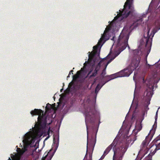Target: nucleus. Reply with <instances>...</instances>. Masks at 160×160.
<instances>
[{
	"mask_svg": "<svg viewBox=\"0 0 160 160\" xmlns=\"http://www.w3.org/2000/svg\"><path fill=\"white\" fill-rule=\"evenodd\" d=\"M87 154L86 153V155H85V156H86V155H87Z\"/></svg>",
	"mask_w": 160,
	"mask_h": 160,
	"instance_id": "nucleus-49",
	"label": "nucleus"
},
{
	"mask_svg": "<svg viewBox=\"0 0 160 160\" xmlns=\"http://www.w3.org/2000/svg\"><path fill=\"white\" fill-rule=\"evenodd\" d=\"M23 144L25 146L24 147V150H22L20 148H18L17 151L19 152L22 155L27 150V147L30 146L31 147L35 141V139L31 135L27 133L24 136V138L22 141Z\"/></svg>",
	"mask_w": 160,
	"mask_h": 160,
	"instance_id": "nucleus-8",
	"label": "nucleus"
},
{
	"mask_svg": "<svg viewBox=\"0 0 160 160\" xmlns=\"http://www.w3.org/2000/svg\"><path fill=\"white\" fill-rule=\"evenodd\" d=\"M91 72V71H90L88 73V75L89 74H90Z\"/></svg>",
	"mask_w": 160,
	"mask_h": 160,
	"instance_id": "nucleus-26",
	"label": "nucleus"
},
{
	"mask_svg": "<svg viewBox=\"0 0 160 160\" xmlns=\"http://www.w3.org/2000/svg\"><path fill=\"white\" fill-rule=\"evenodd\" d=\"M54 141V138H53V141Z\"/></svg>",
	"mask_w": 160,
	"mask_h": 160,
	"instance_id": "nucleus-40",
	"label": "nucleus"
},
{
	"mask_svg": "<svg viewBox=\"0 0 160 160\" xmlns=\"http://www.w3.org/2000/svg\"><path fill=\"white\" fill-rule=\"evenodd\" d=\"M111 29V27H107L103 33L102 35L101 38L98 41V45H100L102 44L103 42H104L109 39L110 36L108 34V32Z\"/></svg>",
	"mask_w": 160,
	"mask_h": 160,
	"instance_id": "nucleus-10",
	"label": "nucleus"
},
{
	"mask_svg": "<svg viewBox=\"0 0 160 160\" xmlns=\"http://www.w3.org/2000/svg\"><path fill=\"white\" fill-rule=\"evenodd\" d=\"M149 51H150V49L149 50ZM149 52H150V51H149Z\"/></svg>",
	"mask_w": 160,
	"mask_h": 160,
	"instance_id": "nucleus-39",
	"label": "nucleus"
},
{
	"mask_svg": "<svg viewBox=\"0 0 160 160\" xmlns=\"http://www.w3.org/2000/svg\"><path fill=\"white\" fill-rule=\"evenodd\" d=\"M98 71V70L96 68L94 72H92V74L90 75V78H91L92 77H95L97 74Z\"/></svg>",
	"mask_w": 160,
	"mask_h": 160,
	"instance_id": "nucleus-17",
	"label": "nucleus"
},
{
	"mask_svg": "<svg viewBox=\"0 0 160 160\" xmlns=\"http://www.w3.org/2000/svg\"><path fill=\"white\" fill-rule=\"evenodd\" d=\"M73 72V70H72L71 71H70V73L71 72Z\"/></svg>",
	"mask_w": 160,
	"mask_h": 160,
	"instance_id": "nucleus-33",
	"label": "nucleus"
},
{
	"mask_svg": "<svg viewBox=\"0 0 160 160\" xmlns=\"http://www.w3.org/2000/svg\"><path fill=\"white\" fill-rule=\"evenodd\" d=\"M158 111H157V112H156V116H155L156 122L157 120V118H158Z\"/></svg>",
	"mask_w": 160,
	"mask_h": 160,
	"instance_id": "nucleus-20",
	"label": "nucleus"
},
{
	"mask_svg": "<svg viewBox=\"0 0 160 160\" xmlns=\"http://www.w3.org/2000/svg\"><path fill=\"white\" fill-rule=\"evenodd\" d=\"M135 160H138V159H136Z\"/></svg>",
	"mask_w": 160,
	"mask_h": 160,
	"instance_id": "nucleus-50",
	"label": "nucleus"
},
{
	"mask_svg": "<svg viewBox=\"0 0 160 160\" xmlns=\"http://www.w3.org/2000/svg\"><path fill=\"white\" fill-rule=\"evenodd\" d=\"M153 135V133H152V136Z\"/></svg>",
	"mask_w": 160,
	"mask_h": 160,
	"instance_id": "nucleus-38",
	"label": "nucleus"
},
{
	"mask_svg": "<svg viewBox=\"0 0 160 160\" xmlns=\"http://www.w3.org/2000/svg\"><path fill=\"white\" fill-rule=\"evenodd\" d=\"M118 54L117 55V56H118Z\"/></svg>",
	"mask_w": 160,
	"mask_h": 160,
	"instance_id": "nucleus-46",
	"label": "nucleus"
},
{
	"mask_svg": "<svg viewBox=\"0 0 160 160\" xmlns=\"http://www.w3.org/2000/svg\"><path fill=\"white\" fill-rule=\"evenodd\" d=\"M118 54L117 55V56H118Z\"/></svg>",
	"mask_w": 160,
	"mask_h": 160,
	"instance_id": "nucleus-43",
	"label": "nucleus"
},
{
	"mask_svg": "<svg viewBox=\"0 0 160 160\" xmlns=\"http://www.w3.org/2000/svg\"><path fill=\"white\" fill-rule=\"evenodd\" d=\"M112 23H113V22H111V23H110V25H111L112 24Z\"/></svg>",
	"mask_w": 160,
	"mask_h": 160,
	"instance_id": "nucleus-29",
	"label": "nucleus"
},
{
	"mask_svg": "<svg viewBox=\"0 0 160 160\" xmlns=\"http://www.w3.org/2000/svg\"><path fill=\"white\" fill-rule=\"evenodd\" d=\"M157 149V148L154 149V150L152 152H151L149 153V155L146 157L143 160H152V157L153 155L156 152Z\"/></svg>",
	"mask_w": 160,
	"mask_h": 160,
	"instance_id": "nucleus-13",
	"label": "nucleus"
},
{
	"mask_svg": "<svg viewBox=\"0 0 160 160\" xmlns=\"http://www.w3.org/2000/svg\"><path fill=\"white\" fill-rule=\"evenodd\" d=\"M82 70L83 69L81 68L80 70L78 71L77 72V73L73 75V79L74 80H76L79 78V76L81 73V72Z\"/></svg>",
	"mask_w": 160,
	"mask_h": 160,
	"instance_id": "nucleus-16",
	"label": "nucleus"
},
{
	"mask_svg": "<svg viewBox=\"0 0 160 160\" xmlns=\"http://www.w3.org/2000/svg\"><path fill=\"white\" fill-rule=\"evenodd\" d=\"M110 61H108L107 64V65H106V67H107V65L108 64L109 62H110Z\"/></svg>",
	"mask_w": 160,
	"mask_h": 160,
	"instance_id": "nucleus-28",
	"label": "nucleus"
},
{
	"mask_svg": "<svg viewBox=\"0 0 160 160\" xmlns=\"http://www.w3.org/2000/svg\"><path fill=\"white\" fill-rule=\"evenodd\" d=\"M106 68H105L102 70V73L101 74V75L102 76V78H104L105 75L106 74Z\"/></svg>",
	"mask_w": 160,
	"mask_h": 160,
	"instance_id": "nucleus-18",
	"label": "nucleus"
},
{
	"mask_svg": "<svg viewBox=\"0 0 160 160\" xmlns=\"http://www.w3.org/2000/svg\"><path fill=\"white\" fill-rule=\"evenodd\" d=\"M118 77V73H115L112 74L109 76H106V78L105 79V82L103 84L104 85L105 83L110 81L111 80L113 79Z\"/></svg>",
	"mask_w": 160,
	"mask_h": 160,
	"instance_id": "nucleus-12",
	"label": "nucleus"
},
{
	"mask_svg": "<svg viewBox=\"0 0 160 160\" xmlns=\"http://www.w3.org/2000/svg\"><path fill=\"white\" fill-rule=\"evenodd\" d=\"M132 0H127L124 6V8L121 11L119 10V12L114 17V20H116L120 17L122 18H126L132 12V10L131 5Z\"/></svg>",
	"mask_w": 160,
	"mask_h": 160,
	"instance_id": "nucleus-5",
	"label": "nucleus"
},
{
	"mask_svg": "<svg viewBox=\"0 0 160 160\" xmlns=\"http://www.w3.org/2000/svg\"><path fill=\"white\" fill-rule=\"evenodd\" d=\"M152 132V131L151 130V131H150V133H151Z\"/></svg>",
	"mask_w": 160,
	"mask_h": 160,
	"instance_id": "nucleus-37",
	"label": "nucleus"
},
{
	"mask_svg": "<svg viewBox=\"0 0 160 160\" xmlns=\"http://www.w3.org/2000/svg\"><path fill=\"white\" fill-rule=\"evenodd\" d=\"M98 85L97 86V87H96V90H95L96 91V89H97V88H98Z\"/></svg>",
	"mask_w": 160,
	"mask_h": 160,
	"instance_id": "nucleus-31",
	"label": "nucleus"
},
{
	"mask_svg": "<svg viewBox=\"0 0 160 160\" xmlns=\"http://www.w3.org/2000/svg\"><path fill=\"white\" fill-rule=\"evenodd\" d=\"M134 57L132 60L130 65L128 68L124 69L119 72L118 77L129 76L138 66L141 59V56L143 54L141 50L137 49L133 52Z\"/></svg>",
	"mask_w": 160,
	"mask_h": 160,
	"instance_id": "nucleus-2",
	"label": "nucleus"
},
{
	"mask_svg": "<svg viewBox=\"0 0 160 160\" xmlns=\"http://www.w3.org/2000/svg\"><path fill=\"white\" fill-rule=\"evenodd\" d=\"M104 158V156H102H102L101 158H102V159H103Z\"/></svg>",
	"mask_w": 160,
	"mask_h": 160,
	"instance_id": "nucleus-27",
	"label": "nucleus"
},
{
	"mask_svg": "<svg viewBox=\"0 0 160 160\" xmlns=\"http://www.w3.org/2000/svg\"><path fill=\"white\" fill-rule=\"evenodd\" d=\"M148 137L147 136L146 137V139L144 140L142 144V147L143 148H147H147L149 142L148 140Z\"/></svg>",
	"mask_w": 160,
	"mask_h": 160,
	"instance_id": "nucleus-14",
	"label": "nucleus"
},
{
	"mask_svg": "<svg viewBox=\"0 0 160 160\" xmlns=\"http://www.w3.org/2000/svg\"><path fill=\"white\" fill-rule=\"evenodd\" d=\"M118 54L117 55V56H118Z\"/></svg>",
	"mask_w": 160,
	"mask_h": 160,
	"instance_id": "nucleus-45",
	"label": "nucleus"
},
{
	"mask_svg": "<svg viewBox=\"0 0 160 160\" xmlns=\"http://www.w3.org/2000/svg\"><path fill=\"white\" fill-rule=\"evenodd\" d=\"M134 141L136 140V136L134 137Z\"/></svg>",
	"mask_w": 160,
	"mask_h": 160,
	"instance_id": "nucleus-24",
	"label": "nucleus"
},
{
	"mask_svg": "<svg viewBox=\"0 0 160 160\" xmlns=\"http://www.w3.org/2000/svg\"><path fill=\"white\" fill-rule=\"evenodd\" d=\"M12 155L13 157H14V155Z\"/></svg>",
	"mask_w": 160,
	"mask_h": 160,
	"instance_id": "nucleus-48",
	"label": "nucleus"
},
{
	"mask_svg": "<svg viewBox=\"0 0 160 160\" xmlns=\"http://www.w3.org/2000/svg\"><path fill=\"white\" fill-rule=\"evenodd\" d=\"M98 48V46H94L93 47V48L95 49H97Z\"/></svg>",
	"mask_w": 160,
	"mask_h": 160,
	"instance_id": "nucleus-22",
	"label": "nucleus"
},
{
	"mask_svg": "<svg viewBox=\"0 0 160 160\" xmlns=\"http://www.w3.org/2000/svg\"><path fill=\"white\" fill-rule=\"evenodd\" d=\"M62 89H61V90H62Z\"/></svg>",
	"mask_w": 160,
	"mask_h": 160,
	"instance_id": "nucleus-47",
	"label": "nucleus"
},
{
	"mask_svg": "<svg viewBox=\"0 0 160 160\" xmlns=\"http://www.w3.org/2000/svg\"><path fill=\"white\" fill-rule=\"evenodd\" d=\"M159 137H160V136H159V137H158V138H157V140H158V138H159Z\"/></svg>",
	"mask_w": 160,
	"mask_h": 160,
	"instance_id": "nucleus-35",
	"label": "nucleus"
},
{
	"mask_svg": "<svg viewBox=\"0 0 160 160\" xmlns=\"http://www.w3.org/2000/svg\"><path fill=\"white\" fill-rule=\"evenodd\" d=\"M94 55L93 54H90L89 55V58H91V59H92L93 58Z\"/></svg>",
	"mask_w": 160,
	"mask_h": 160,
	"instance_id": "nucleus-19",
	"label": "nucleus"
},
{
	"mask_svg": "<svg viewBox=\"0 0 160 160\" xmlns=\"http://www.w3.org/2000/svg\"><path fill=\"white\" fill-rule=\"evenodd\" d=\"M118 54L117 55V56H118Z\"/></svg>",
	"mask_w": 160,
	"mask_h": 160,
	"instance_id": "nucleus-44",
	"label": "nucleus"
},
{
	"mask_svg": "<svg viewBox=\"0 0 160 160\" xmlns=\"http://www.w3.org/2000/svg\"><path fill=\"white\" fill-rule=\"evenodd\" d=\"M113 147L114 155L113 160H122V158L127 149L126 146H122L119 147L117 146V143L114 140L109 145L104 151L102 156H105L109 152Z\"/></svg>",
	"mask_w": 160,
	"mask_h": 160,
	"instance_id": "nucleus-3",
	"label": "nucleus"
},
{
	"mask_svg": "<svg viewBox=\"0 0 160 160\" xmlns=\"http://www.w3.org/2000/svg\"><path fill=\"white\" fill-rule=\"evenodd\" d=\"M143 115H144V113H143Z\"/></svg>",
	"mask_w": 160,
	"mask_h": 160,
	"instance_id": "nucleus-41",
	"label": "nucleus"
},
{
	"mask_svg": "<svg viewBox=\"0 0 160 160\" xmlns=\"http://www.w3.org/2000/svg\"><path fill=\"white\" fill-rule=\"evenodd\" d=\"M71 73H70V72H69V74L68 76L67 77V78H68V77H70V76H69V75L71 74Z\"/></svg>",
	"mask_w": 160,
	"mask_h": 160,
	"instance_id": "nucleus-25",
	"label": "nucleus"
},
{
	"mask_svg": "<svg viewBox=\"0 0 160 160\" xmlns=\"http://www.w3.org/2000/svg\"><path fill=\"white\" fill-rule=\"evenodd\" d=\"M8 160H11V159H10V158H9L8 159Z\"/></svg>",
	"mask_w": 160,
	"mask_h": 160,
	"instance_id": "nucleus-34",
	"label": "nucleus"
},
{
	"mask_svg": "<svg viewBox=\"0 0 160 160\" xmlns=\"http://www.w3.org/2000/svg\"><path fill=\"white\" fill-rule=\"evenodd\" d=\"M46 109H48V110H49V109H50V108H48V104H47V105L46 107Z\"/></svg>",
	"mask_w": 160,
	"mask_h": 160,
	"instance_id": "nucleus-23",
	"label": "nucleus"
},
{
	"mask_svg": "<svg viewBox=\"0 0 160 160\" xmlns=\"http://www.w3.org/2000/svg\"><path fill=\"white\" fill-rule=\"evenodd\" d=\"M93 110L90 108L88 111V110L85 111L84 114L85 115V122L87 127V144L88 143H90L92 145H95L96 143V139L93 137H92L91 139L88 138V123H91L92 119V115L93 114Z\"/></svg>",
	"mask_w": 160,
	"mask_h": 160,
	"instance_id": "nucleus-6",
	"label": "nucleus"
},
{
	"mask_svg": "<svg viewBox=\"0 0 160 160\" xmlns=\"http://www.w3.org/2000/svg\"><path fill=\"white\" fill-rule=\"evenodd\" d=\"M47 155H48V154L46 155L45 156V157H42V160H45Z\"/></svg>",
	"mask_w": 160,
	"mask_h": 160,
	"instance_id": "nucleus-21",
	"label": "nucleus"
},
{
	"mask_svg": "<svg viewBox=\"0 0 160 160\" xmlns=\"http://www.w3.org/2000/svg\"><path fill=\"white\" fill-rule=\"evenodd\" d=\"M154 70L152 72V77L147 80V83L149 88L147 89L145 92L146 93V96L143 100L144 106L147 110L149 109L148 105L150 104V101L153 93L151 88H153L156 83H157L160 79V63L158 64L156 63L153 66Z\"/></svg>",
	"mask_w": 160,
	"mask_h": 160,
	"instance_id": "nucleus-1",
	"label": "nucleus"
},
{
	"mask_svg": "<svg viewBox=\"0 0 160 160\" xmlns=\"http://www.w3.org/2000/svg\"><path fill=\"white\" fill-rule=\"evenodd\" d=\"M155 25L156 26V28L153 29L151 33V35L149 34L150 29L148 28V31L147 33L144 35V39L146 42L145 46L148 45H151L152 43V37H153L155 33L157 32L158 30L160 29V18L156 21L155 23Z\"/></svg>",
	"mask_w": 160,
	"mask_h": 160,
	"instance_id": "nucleus-7",
	"label": "nucleus"
},
{
	"mask_svg": "<svg viewBox=\"0 0 160 160\" xmlns=\"http://www.w3.org/2000/svg\"><path fill=\"white\" fill-rule=\"evenodd\" d=\"M142 128V126L141 122L136 123V129L137 130L135 133L136 135L138 132L140 131Z\"/></svg>",
	"mask_w": 160,
	"mask_h": 160,
	"instance_id": "nucleus-15",
	"label": "nucleus"
},
{
	"mask_svg": "<svg viewBox=\"0 0 160 160\" xmlns=\"http://www.w3.org/2000/svg\"><path fill=\"white\" fill-rule=\"evenodd\" d=\"M129 39V36L126 35L122 37L120 36L118 40L117 44L119 46L121 44V42H122L121 44V50L122 51L124 50L127 47H128L129 49H130V48L128 44V41Z\"/></svg>",
	"mask_w": 160,
	"mask_h": 160,
	"instance_id": "nucleus-9",
	"label": "nucleus"
},
{
	"mask_svg": "<svg viewBox=\"0 0 160 160\" xmlns=\"http://www.w3.org/2000/svg\"><path fill=\"white\" fill-rule=\"evenodd\" d=\"M157 123V121L156 122V121H155V123H154V125L155 124V123Z\"/></svg>",
	"mask_w": 160,
	"mask_h": 160,
	"instance_id": "nucleus-36",
	"label": "nucleus"
},
{
	"mask_svg": "<svg viewBox=\"0 0 160 160\" xmlns=\"http://www.w3.org/2000/svg\"><path fill=\"white\" fill-rule=\"evenodd\" d=\"M158 146H159V147H160V143H159L158 145Z\"/></svg>",
	"mask_w": 160,
	"mask_h": 160,
	"instance_id": "nucleus-30",
	"label": "nucleus"
},
{
	"mask_svg": "<svg viewBox=\"0 0 160 160\" xmlns=\"http://www.w3.org/2000/svg\"><path fill=\"white\" fill-rule=\"evenodd\" d=\"M48 104L50 106H51V105H50V104H49V103H48Z\"/></svg>",
	"mask_w": 160,
	"mask_h": 160,
	"instance_id": "nucleus-42",
	"label": "nucleus"
},
{
	"mask_svg": "<svg viewBox=\"0 0 160 160\" xmlns=\"http://www.w3.org/2000/svg\"><path fill=\"white\" fill-rule=\"evenodd\" d=\"M16 160H20V159L19 158H17L16 159Z\"/></svg>",
	"mask_w": 160,
	"mask_h": 160,
	"instance_id": "nucleus-32",
	"label": "nucleus"
},
{
	"mask_svg": "<svg viewBox=\"0 0 160 160\" xmlns=\"http://www.w3.org/2000/svg\"><path fill=\"white\" fill-rule=\"evenodd\" d=\"M30 113L32 116L39 115L38 118V124L35 125V127L38 129L40 130L43 128L46 127V125H50L52 122L51 118H50L49 122H48L46 117L43 115V111L41 109H35L31 111Z\"/></svg>",
	"mask_w": 160,
	"mask_h": 160,
	"instance_id": "nucleus-4",
	"label": "nucleus"
},
{
	"mask_svg": "<svg viewBox=\"0 0 160 160\" xmlns=\"http://www.w3.org/2000/svg\"><path fill=\"white\" fill-rule=\"evenodd\" d=\"M118 77V73H115L112 74L109 76H106V78L105 79V82L103 84L104 85L105 83L110 81L111 80L113 79Z\"/></svg>",
	"mask_w": 160,
	"mask_h": 160,
	"instance_id": "nucleus-11",
	"label": "nucleus"
}]
</instances>
